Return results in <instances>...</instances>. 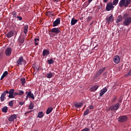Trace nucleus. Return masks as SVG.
Masks as SVG:
<instances>
[{"label": "nucleus", "mask_w": 131, "mask_h": 131, "mask_svg": "<svg viewBox=\"0 0 131 131\" xmlns=\"http://www.w3.org/2000/svg\"><path fill=\"white\" fill-rule=\"evenodd\" d=\"M131 0H121L119 3V6L120 8H122L124 7L125 8H127L128 5L130 4Z\"/></svg>", "instance_id": "nucleus-1"}, {"label": "nucleus", "mask_w": 131, "mask_h": 131, "mask_svg": "<svg viewBox=\"0 0 131 131\" xmlns=\"http://www.w3.org/2000/svg\"><path fill=\"white\" fill-rule=\"evenodd\" d=\"M50 32H52V33L50 34V36H52V37H53V36H55L56 34L60 33L61 32V31H60V29H59V28H54L50 30ZM53 33L55 34H53Z\"/></svg>", "instance_id": "nucleus-2"}, {"label": "nucleus", "mask_w": 131, "mask_h": 131, "mask_svg": "<svg viewBox=\"0 0 131 131\" xmlns=\"http://www.w3.org/2000/svg\"><path fill=\"white\" fill-rule=\"evenodd\" d=\"M120 106V104H119V103H117L116 104L111 106L108 108V111H114V112H115L116 111H117L118 109H119Z\"/></svg>", "instance_id": "nucleus-3"}, {"label": "nucleus", "mask_w": 131, "mask_h": 131, "mask_svg": "<svg viewBox=\"0 0 131 131\" xmlns=\"http://www.w3.org/2000/svg\"><path fill=\"white\" fill-rule=\"evenodd\" d=\"M24 62H26L25 60H24V57H23V56H21L16 61V66L19 67L20 65H23Z\"/></svg>", "instance_id": "nucleus-4"}, {"label": "nucleus", "mask_w": 131, "mask_h": 131, "mask_svg": "<svg viewBox=\"0 0 131 131\" xmlns=\"http://www.w3.org/2000/svg\"><path fill=\"white\" fill-rule=\"evenodd\" d=\"M114 9V6H113V3L109 2L106 4V7L105 9L107 12L111 11V10H113Z\"/></svg>", "instance_id": "nucleus-5"}, {"label": "nucleus", "mask_w": 131, "mask_h": 131, "mask_svg": "<svg viewBox=\"0 0 131 131\" xmlns=\"http://www.w3.org/2000/svg\"><path fill=\"white\" fill-rule=\"evenodd\" d=\"M131 24V17H128L127 18H124L123 21V25L125 26H128Z\"/></svg>", "instance_id": "nucleus-6"}, {"label": "nucleus", "mask_w": 131, "mask_h": 131, "mask_svg": "<svg viewBox=\"0 0 131 131\" xmlns=\"http://www.w3.org/2000/svg\"><path fill=\"white\" fill-rule=\"evenodd\" d=\"M127 120V116H120L118 118V121L119 122H125Z\"/></svg>", "instance_id": "nucleus-7"}, {"label": "nucleus", "mask_w": 131, "mask_h": 131, "mask_svg": "<svg viewBox=\"0 0 131 131\" xmlns=\"http://www.w3.org/2000/svg\"><path fill=\"white\" fill-rule=\"evenodd\" d=\"M7 94H9V91H4L1 95L0 97V100L1 102H4L6 99V96H7Z\"/></svg>", "instance_id": "nucleus-8"}, {"label": "nucleus", "mask_w": 131, "mask_h": 131, "mask_svg": "<svg viewBox=\"0 0 131 131\" xmlns=\"http://www.w3.org/2000/svg\"><path fill=\"white\" fill-rule=\"evenodd\" d=\"M5 54L7 57H10V55H12V48L11 47H8L6 49Z\"/></svg>", "instance_id": "nucleus-9"}, {"label": "nucleus", "mask_w": 131, "mask_h": 131, "mask_svg": "<svg viewBox=\"0 0 131 131\" xmlns=\"http://www.w3.org/2000/svg\"><path fill=\"white\" fill-rule=\"evenodd\" d=\"M14 92L15 90L14 89H10L9 91H8V94H9L8 98H9V99H14V98H15V96H14Z\"/></svg>", "instance_id": "nucleus-10"}, {"label": "nucleus", "mask_w": 131, "mask_h": 131, "mask_svg": "<svg viewBox=\"0 0 131 131\" xmlns=\"http://www.w3.org/2000/svg\"><path fill=\"white\" fill-rule=\"evenodd\" d=\"M14 33L15 34V35H17V31H10L9 32H8L7 34V37L8 38H11L13 35H14Z\"/></svg>", "instance_id": "nucleus-11"}, {"label": "nucleus", "mask_w": 131, "mask_h": 131, "mask_svg": "<svg viewBox=\"0 0 131 131\" xmlns=\"http://www.w3.org/2000/svg\"><path fill=\"white\" fill-rule=\"evenodd\" d=\"M26 94L27 95V98H31V99H34V95L31 93V91L30 90L29 92L26 91Z\"/></svg>", "instance_id": "nucleus-12"}, {"label": "nucleus", "mask_w": 131, "mask_h": 131, "mask_svg": "<svg viewBox=\"0 0 131 131\" xmlns=\"http://www.w3.org/2000/svg\"><path fill=\"white\" fill-rule=\"evenodd\" d=\"M61 23V20H60V18H57L56 20H55L53 23V27H56V26H58Z\"/></svg>", "instance_id": "nucleus-13"}, {"label": "nucleus", "mask_w": 131, "mask_h": 131, "mask_svg": "<svg viewBox=\"0 0 131 131\" xmlns=\"http://www.w3.org/2000/svg\"><path fill=\"white\" fill-rule=\"evenodd\" d=\"M113 61L116 64H118L120 62V57L118 55L114 56Z\"/></svg>", "instance_id": "nucleus-14"}, {"label": "nucleus", "mask_w": 131, "mask_h": 131, "mask_svg": "<svg viewBox=\"0 0 131 131\" xmlns=\"http://www.w3.org/2000/svg\"><path fill=\"white\" fill-rule=\"evenodd\" d=\"M113 20H114V18L113 17V15H112V14H111L110 17L106 18V23H108V24H110V23H111Z\"/></svg>", "instance_id": "nucleus-15"}, {"label": "nucleus", "mask_w": 131, "mask_h": 131, "mask_svg": "<svg viewBox=\"0 0 131 131\" xmlns=\"http://www.w3.org/2000/svg\"><path fill=\"white\" fill-rule=\"evenodd\" d=\"M105 69L106 68H103L101 70H99L98 73L95 75V78H97V77H99V76H100V75H101V74H102V72H103V71H104Z\"/></svg>", "instance_id": "nucleus-16"}, {"label": "nucleus", "mask_w": 131, "mask_h": 131, "mask_svg": "<svg viewBox=\"0 0 131 131\" xmlns=\"http://www.w3.org/2000/svg\"><path fill=\"white\" fill-rule=\"evenodd\" d=\"M16 118H17V115L16 114H13L9 118H8V120L9 121H10L11 122H12V121H14V119H16Z\"/></svg>", "instance_id": "nucleus-17"}, {"label": "nucleus", "mask_w": 131, "mask_h": 131, "mask_svg": "<svg viewBox=\"0 0 131 131\" xmlns=\"http://www.w3.org/2000/svg\"><path fill=\"white\" fill-rule=\"evenodd\" d=\"M49 55H50V51H49V50L47 49L43 50L42 51L43 57H47V56H49Z\"/></svg>", "instance_id": "nucleus-18"}, {"label": "nucleus", "mask_w": 131, "mask_h": 131, "mask_svg": "<svg viewBox=\"0 0 131 131\" xmlns=\"http://www.w3.org/2000/svg\"><path fill=\"white\" fill-rule=\"evenodd\" d=\"M122 20H123V17H122V15H118L116 22L117 24H118L121 22Z\"/></svg>", "instance_id": "nucleus-19"}, {"label": "nucleus", "mask_w": 131, "mask_h": 131, "mask_svg": "<svg viewBox=\"0 0 131 131\" xmlns=\"http://www.w3.org/2000/svg\"><path fill=\"white\" fill-rule=\"evenodd\" d=\"M107 89L106 88H103V89H102L100 91V93L99 94V96L102 97V96H103V95H104V94H105V93H106V92H107Z\"/></svg>", "instance_id": "nucleus-20"}, {"label": "nucleus", "mask_w": 131, "mask_h": 131, "mask_svg": "<svg viewBox=\"0 0 131 131\" xmlns=\"http://www.w3.org/2000/svg\"><path fill=\"white\" fill-rule=\"evenodd\" d=\"M99 89V85H95L92 87H91L90 89V92H95V91H97V89Z\"/></svg>", "instance_id": "nucleus-21"}, {"label": "nucleus", "mask_w": 131, "mask_h": 131, "mask_svg": "<svg viewBox=\"0 0 131 131\" xmlns=\"http://www.w3.org/2000/svg\"><path fill=\"white\" fill-rule=\"evenodd\" d=\"M78 22V20L74 19V18H73L71 21V24L72 26L75 25L76 23Z\"/></svg>", "instance_id": "nucleus-22"}, {"label": "nucleus", "mask_w": 131, "mask_h": 131, "mask_svg": "<svg viewBox=\"0 0 131 131\" xmlns=\"http://www.w3.org/2000/svg\"><path fill=\"white\" fill-rule=\"evenodd\" d=\"M74 106L76 108H80V107H82L83 106V103L82 102L79 103H75Z\"/></svg>", "instance_id": "nucleus-23"}, {"label": "nucleus", "mask_w": 131, "mask_h": 131, "mask_svg": "<svg viewBox=\"0 0 131 131\" xmlns=\"http://www.w3.org/2000/svg\"><path fill=\"white\" fill-rule=\"evenodd\" d=\"M8 110H9V108H8V106H4L2 108V112H3V113H7V112H8Z\"/></svg>", "instance_id": "nucleus-24"}, {"label": "nucleus", "mask_w": 131, "mask_h": 131, "mask_svg": "<svg viewBox=\"0 0 131 131\" xmlns=\"http://www.w3.org/2000/svg\"><path fill=\"white\" fill-rule=\"evenodd\" d=\"M28 31V25H26L24 26V33H25V34H27Z\"/></svg>", "instance_id": "nucleus-25"}, {"label": "nucleus", "mask_w": 131, "mask_h": 131, "mask_svg": "<svg viewBox=\"0 0 131 131\" xmlns=\"http://www.w3.org/2000/svg\"><path fill=\"white\" fill-rule=\"evenodd\" d=\"M43 113L42 112H39L38 113L37 117L38 118H42L43 117Z\"/></svg>", "instance_id": "nucleus-26"}, {"label": "nucleus", "mask_w": 131, "mask_h": 131, "mask_svg": "<svg viewBox=\"0 0 131 131\" xmlns=\"http://www.w3.org/2000/svg\"><path fill=\"white\" fill-rule=\"evenodd\" d=\"M20 82L21 83L22 85H25V83H26V79H25V78H21Z\"/></svg>", "instance_id": "nucleus-27"}, {"label": "nucleus", "mask_w": 131, "mask_h": 131, "mask_svg": "<svg viewBox=\"0 0 131 131\" xmlns=\"http://www.w3.org/2000/svg\"><path fill=\"white\" fill-rule=\"evenodd\" d=\"M52 111H53V107H48L46 111V114H50Z\"/></svg>", "instance_id": "nucleus-28"}, {"label": "nucleus", "mask_w": 131, "mask_h": 131, "mask_svg": "<svg viewBox=\"0 0 131 131\" xmlns=\"http://www.w3.org/2000/svg\"><path fill=\"white\" fill-rule=\"evenodd\" d=\"M24 41H25V38L24 37H20L19 39V42L20 43H24Z\"/></svg>", "instance_id": "nucleus-29"}, {"label": "nucleus", "mask_w": 131, "mask_h": 131, "mask_svg": "<svg viewBox=\"0 0 131 131\" xmlns=\"http://www.w3.org/2000/svg\"><path fill=\"white\" fill-rule=\"evenodd\" d=\"M53 77V73L50 72L49 73H47V78H52Z\"/></svg>", "instance_id": "nucleus-30"}, {"label": "nucleus", "mask_w": 131, "mask_h": 131, "mask_svg": "<svg viewBox=\"0 0 131 131\" xmlns=\"http://www.w3.org/2000/svg\"><path fill=\"white\" fill-rule=\"evenodd\" d=\"M34 41H35L34 43L35 46H38V43L39 42V38H35Z\"/></svg>", "instance_id": "nucleus-31"}, {"label": "nucleus", "mask_w": 131, "mask_h": 131, "mask_svg": "<svg viewBox=\"0 0 131 131\" xmlns=\"http://www.w3.org/2000/svg\"><path fill=\"white\" fill-rule=\"evenodd\" d=\"M13 18H17L18 16H17V12L14 11L12 13Z\"/></svg>", "instance_id": "nucleus-32"}, {"label": "nucleus", "mask_w": 131, "mask_h": 131, "mask_svg": "<svg viewBox=\"0 0 131 131\" xmlns=\"http://www.w3.org/2000/svg\"><path fill=\"white\" fill-rule=\"evenodd\" d=\"M47 62L48 64H49V65H51V64L54 63V60H53V59L48 60Z\"/></svg>", "instance_id": "nucleus-33"}, {"label": "nucleus", "mask_w": 131, "mask_h": 131, "mask_svg": "<svg viewBox=\"0 0 131 131\" xmlns=\"http://www.w3.org/2000/svg\"><path fill=\"white\" fill-rule=\"evenodd\" d=\"M89 113H90V110L86 109V110L84 112L83 115H84V116H85L86 115H88V114H89Z\"/></svg>", "instance_id": "nucleus-34"}, {"label": "nucleus", "mask_w": 131, "mask_h": 131, "mask_svg": "<svg viewBox=\"0 0 131 131\" xmlns=\"http://www.w3.org/2000/svg\"><path fill=\"white\" fill-rule=\"evenodd\" d=\"M9 105L10 107H13L14 106V100H11L9 102Z\"/></svg>", "instance_id": "nucleus-35"}, {"label": "nucleus", "mask_w": 131, "mask_h": 131, "mask_svg": "<svg viewBox=\"0 0 131 131\" xmlns=\"http://www.w3.org/2000/svg\"><path fill=\"white\" fill-rule=\"evenodd\" d=\"M125 76L126 77H128L131 76V69L129 71V72L125 75Z\"/></svg>", "instance_id": "nucleus-36"}, {"label": "nucleus", "mask_w": 131, "mask_h": 131, "mask_svg": "<svg viewBox=\"0 0 131 131\" xmlns=\"http://www.w3.org/2000/svg\"><path fill=\"white\" fill-rule=\"evenodd\" d=\"M92 19H93V16H88V18H86L87 22H90V21H91Z\"/></svg>", "instance_id": "nucleus-37"}, {"label": "nucleus", "mask_w": 131, "mask_h": 131, "mask_svg": "<svg viewBox=\"0 0 131 131\" xmlns=\"http://www.w3.org/2000/svg\"><path fill=\"white\" fill-rule=\"evenodd\" d=\"M119 0H114L113 2V5L114 6H116L118 4V2Z\"/></svg>", "instance_id": "nucleus-38"}, {"label": "nucleus", "mask_w": 131, "mask_h": 131, "mask_svg": "<svg viewBox=\"0 0 131 131\" xmlns=\"http://www.w3.org/2000/svg\"><path fill=\"white\" fill-rule=\"evenodd\" d=\"M34 108V105H33V104L32 103H31L30 105L29 106V109L32 110Z\"/></svg>", "instance_id": "nucleus-39"}, {"label": "nucleus", "mask_w": 131, "mask_h": 131, "mask_svg": "<svg viewBox=\"0 0 131 131\" xmlns=\"http://www.w3.org/2000/svg\"><path fill=\"white\" fill-rule=\"evenodd\" d=\"M116 100H117V97L116 96H114L113 98V100L112 101V102L113 103H114V102H116Z\"/></svg>", "instance_id": "nucleus-40"}, {"label": "nucleus", "mask_w": 131, "mask_h": 131, "mask_svg": "<svg viewBox=\"0 0 131 131\" xmlns=\"http://www.w3.org/2000/svg\"><path fill=\"white\" fill-rule=\"evenodd\" d=\"M128 16H129V14L128 13H125V14H124V15H123V18H124V19H125V18L128 17Z\"/></svg>", "instance_id": "nucleus-41"}, {"label": "nucleus", "mask_w": 131, "mask_h": 131, "mask_svg": "<svg viewBox=\"0 0 131 131\" xmlns=\"http://www.w3.org/2000/svg\"><path fill=\"white\" fill-rule=\"evenodd\" d=\"M24 94V92L23 91H19L18 93V96H22Z\"/></svg>", "instance_id": "nucleus-42"}, {"label": "nucleus", "mask_w": 131, "mask_h": 131, "mask_svg": "<svg viewBox=\"0 0 131 131\" xmlns=\"http://www.w3.org/2000/svg\"><path fill=\"white\" fill-rule=\"evenodd\" d=\"M8 74V71H5L3 74V76L4 77H6V76H7V75Z\"/></svg>", "instance_id": "nucleus-43"}, {"label": "nucleus", "mask_w": 131, "mask_h": 131, "mask_svg": "<svg viewBox=\"0 0 131 131\" xmlns=\"http://www.w3.org/2000/svg\"><path fill=\"white\" fill-rule=\"evenodd\" d=\"M47 14L48 16H50V15H52L53 14V12L51 11H49L47 12Z\"/></svg>", "instance_id": "nucleus-44"}, {"label": "nucleus", "mask_w": 131, "mask_h": 131, "mask_svg": "<svg viewBox=\"0 0 131 131\" xmlns=\"http://www.w3.org/2000/svg\"><path fill=\"white\" fill-rule=\"evenodd\" d=\"M81 131H90V128H84V129H82Z\"/></svg>", "instance_id": "nucleus-45"}, {"label": "nucleus", "mask_w": 131, "mask_h": 131, "mask_svg": "<svg viewBox=\"0 0 131 131\" xmlns=\"http://www.w3.org/2000/svg\"><path fill=\"white\" fill-rule=\"evenodd\" d=\"M32 112V111H29L25 113V115H26V114H29V113H31Z\"/></svg>", "instance_id": "nucleus-46"}, {"label": "nucleus", "mask_w": 131, "mask_h": 131, "mask_svg": "<svg viewBox=\"0 0 131 131\" xmlns=\"http://www.w3.org/2000/svg\"><path fill=\"white\" fill-rule=\"evenodd\" d=\"M16 18L17 19H18L20 21H22V17L21 16H17Z\"/></svg>", "instance_id": "nucleus-47"}, {"label": "nucleus", "mask_w": 131, "mask_h": 131, "mask_svg": "<svg viewBox=\"0 0 131 131\" xmlns=\"http://www.w3.org/2000/svg\"><path fill=\"white\" fill-rule=\"evenodd\" d=\"M13 96H14V97L15 96H19V93L17 92H14Z\"/></svg>", "instance_id": "nucleus-48"}, {"label": "nucleus", "mask_w": 131, "mask_h": 131, "mask_svg": "<svg viewBox=\"0 0 131 131\" xmlns=\"http://www.w3.org/2000/svg\"><path fill=\"white\" fill-rule=\"evenodd\" d=\"M25 102H19L18 104L20 105V106H22L24 104Z\"/></svg>", "instance_id": "nucleus-49"}, {"label": "nucleus", "mask_w": 131, "mask_h": 131, "mask_svg": "<svg viewBox=\"0 0 131 131\" xmlns=\"http://www.w3.org/2000/svg\"><path fill=\"white\" fill-rule=\"evenodd\" d=\"M89 109H90L91 110H93V109H94V106L93 105H90L89 106Z\"/></svg>", "instance_id": "nucleus-50"}, {"label": "nucleus", "mask_w": 131, "mask_h": 131, "mask_svg": "<svg viewBox=\"0 0 131 131\" xmlns=\"http://www.w3.org/2000/svg\"><path fill=\"white\" fill-rule=\"evenodd\" d=\"M4 78H5V77L2 75V76H1V80H3L4 79Z\"/></svg>", "instance_id": "nucleus-51"}, {"label": "nucleus", "mask_w": 131, "mask_h": 131, "mask_svg": "<svg viewBox=\"0 0 131 131\" xmlns=\"http://www.w3.org/2000/svg\"><path fill=\"white\" fill-rule=\"evenodd\" d=\"M92 2H93V0H89L88 1L89 4H91V3H92Z\"/></svg>", "instance_id": "nucleus-52"}, {"label": "nucleus", "mask_w": 131, "mask_h": 131, "mask_svg": "<svg viewBox=\"0 0 131 131\" xmlns=\"http://www.w3.org/2000/svg\"><path fill=\"white\" fill-rule=\"evenodd\" d=\"M108 2V0H104L103 3H107Z\"/></svg>", "instance_id": "nucleus-53"}, {"label": "nucleus", "mask_w": 131, "mask_h": 131, "mask_svg": "<svg viewBox=\"0 0 131 131\" xmlns=\"http://www.w3.org/2000/svg\"><path fill=\"white\" fill-rule=\"evenodd\" d=\"M94 23V22L93 21L92 23H91L90 24V26H92V25H93V24Z\"/></svg>", "instance_id": "nucleus-54"}, {"label": "nucleus", "mask_w": 131, "mask_h": 131, "mask_svg": "<svg viewBox=\"0 0 131 131\" xmlns=\"http://www.w3.org/2000/svg\"><path fill=\"white\" fill-rule=\"evenodd\" d=\"M114 85H115V86H116V85H118V84H117V83H115Z\"/></svg>", "instance_id": "nucleus-55"}, {"label": "nucleus", "mask_w": 131, "mask_h": 131, "mask_svg": "<svg viewBox=\"0 0 131 131\" xmlns=\"http://www.w3.org/2000/svg\"><path fill=\"white\" fill-rule=\"evenodd\" d=\"M54 2H57L58 3V2H59V0H54Z\"/></svg>", "instance_id": "nucleus-56"}, {"label": "nucleus", "mask_w": 131, "mask_h": 131, "mask_svg": "<svg viewBox=\"0 0 131 131\" xmlns=\"http://www.w3.org/2000/svg\"><path fill=\"white\" fill-rule=\"evenodd\" d=\"M26 100H28V98H27V96H26Z\"/></svg>", "instance_id": "nucleus-57"}, {"label": "nucleus", "mask_w": 131, "mask_h": 131, "mask_svg": "<svg viewBox=\"0 0 131 131\" xmlns=\"http://www.w3.org/2000/svg\"><path fill=\"white\" fill-rule=\"evenodd\" d=\"M119 102H120V103H121V100H120Z\"/></svg>", "instance_id": "nucleus-58"}, {"label": "nucleus", "mask_w": 131, "mask_h": 131, "mask_svg": "<svg viewBox=\"0 0 131 131\" xmlns=\"http://www.w3.org/2000/svg\"><path fill=\"white\" fill-rule=\"evenodd\" d=\"M106 75V73H105L104 74V75Z\"/></svg>", "instance_id": "nucleus-59"}]
</instances>
